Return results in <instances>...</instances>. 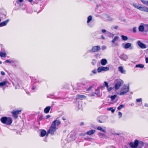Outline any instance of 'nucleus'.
Returning <instances> with one entry per match:
<instances>
[{
  "instance_id": "nucleus-47",
  "label": "nucleus",
  "mask_w": 148,
  "mask_h": 148,
  "mask_svg": "<svg viewBox=\"0 0 148 148\" xmlns=\"http://www.w3.org/2000/svg\"><path fill=\"white\" fill-rule=\"evenodd\" d=\"M107 90L108 91H110L111 90H112V88L111 87H108V88H107Z\"/></svg>"
},
{
  "instance_id": "nucleus-17",
  "label": "nucleus",
  "mask_w": 148,
  "mask_h": 148,
  "mask_svg": "<svg viewBox=\"0 0 148 148\" xmlns=\"http://www.w3.org/2000/svg\"><path fill=\"white\" fill-rule=\"evenodd\" d=\"M101 63L102 65L104 66L107 64V61L106 59H103L101 60Z\"/></svg>"
},
{
  "instance_id": "nucleus-27",
  "label": "nucleus",
  "mask_w": 148,
  "mask_h": 148,
  "mask_svg": "<svg viewBox=\"0 0 148 148\" xmlns=\"http://www.w3.org/2000/svg\"><path fill=\"white\" fill-rule=\"evenodd\" d=\"M92 17L90 15L87 18V23H89L90 21H92Z\"/></svg>"
},
{
  "instance_id": "nucleus-56",
  "label": "nucleus",
  "mask_w": 148,
  "mask_h": 148,
  "mask_svg": "<svg viewBox=\"0 0 148 148\" xmlns=\"http://www.w3.org/2000/svg\"><path fill=\"white\" fill-rule=\"evenodd\" d=\"M50 117V116L49 115H47L46 116V119H47L49 118Z\"/></svg>"
},
{
  "instance_id": "nucleus-39",
  "label": "nucleus",
  "mask_w": 148,
  "mask_h": 148,
  "mask_svg": "<svg viewBox=\"0 0 148 148\" xmlns=\"http://www.w3.org/2000/svg\"><path fill=\"white\" fill-rule=\"evenodd\" d=\"M96 62L97 60H96L93 59L92 60V64L93 65H94L96 63Z\"/></svg>"
},
{
  "instance_id": "nucleus-5",
  "label": "nucleus",
  "mask_w": 148,
  "mask_h": 148,
  "mask_svg": "<svg viewBox=\"0 0 148 148\" xmlns=\"http://www.w3.org/2000/svg\"><path fill=\"white\" fill-rule=\"evenodd\" d=\"M21 110H14L12 112L13 116L15 118L17 119L18 117V115L21 112Z\"/></svg>"
},
{
  "instance_id": "nucleus-45",
  "label": "nucleus",
  "mask_w": 148,
  "mask_h": 148,
  "mask_svg": "<svg viewBox=\"0 0 148 148\" xmlns=\"http://www.w3.org/2000/svg\"><path fill=\"white\" fill-rule=\"evenodd\" d=\"M142 101V99L141 98L137 99H136V101L137 102H140Z\"/></svg>"
},
{
  "instance_id": "nucleus-2",
  "label": "nucleus",
  "mask_w": 148,
  "mask_h": 148,
  "mask_svg": "<svg viewBox=\"0 0 148 148\" xmlns=\"http://www.w3.org/2000/svg\"><path fill=\"white\" fill-rule=\"evenodd\" d=\"M144 143L142 141L138 142L137 140H135L134 143H130V146L132 148H141L144 145Z\"/></svg>"
},
{
  "instance_id": "nucleus-18",
  "label": "nucleus",
  "mask_w": 148,
  "mask_h": 148,
  "mask_svg": "<svg viewBox=\"0 0 148 148\" xmlns=\"http://www.w3.org/2000/svg\"><path fill=\"white\" fill-rule=\"evenodd\" d=\"M51 106H48L44 110V112L45 113H47L49 112L50 110L51 109Z\"/></svg>"
},
{
  "instance_id": "nucleus-22",
  "label": "nucleus",
  "mask_w": 148,
  "mask_h": 148,
  "mask_svg": "<svg viewBox=\"0 0 148 148\" xmlns=\"http://www.w3.org/2000/svg\"><path fill=\"white\" fill-rule=\"evenodd\" d=\"M103 128L104 129H103V128L102 127H101L99 126L97 127V129L98 130H100V131H101L102 132H106V130L105 129L106 128V127H103Z\"/></svg>"
},
{
  "instance_id": "nucleus-52",
  "label": "nucleus",
  "mask_w": 148,
  "mask_h": 148,
  "mask_svg": "<svg viewBox=\"0 0 148 148\" xmlns=\"http://www.w3.org/2000/svg\"><path fill=\"white\" fill-rule=\"evenodd\" d=\"M34 83H36V82H39L36 79H35V80L34 81Z\"/></svg>"
},
{
  "instance_id": "nucleus-43",
  "label": "nucleus",
  "mask_w": 148,
  "mask_h": 148,
  "mask_svg": "<svg viewBox=\"0 0 148 148\" xmlns=\"http://www.w3.org/2000/svg\"><path fill=\"white\" fill-rule=\"evenodd\" d=\"M106 48H107L106 46H105V45L102 46L101 47V49L103 50L106 49Z\"/></svg>"
},
{
  "instance_id": "nucleus-14",
  "label": "nucleus",
  "mask_w": 148,
  "mask_h": 148,
  "mask_svg": "<svg viewBox=\"0 0 148 148\" xmlns=\"http://www.w3.org/2000/svg\"><path fill=\"white\" fill-rule=\"evenodd\" d=\"M47 133L46 131L44 130H42L41 131V132L40 134V136L41 137H43L45 135L47 136Z\"/></svg>"
},
{
  "instance_id": "nucleus-36",
  "label": "nucleus",
  "mask_w": 148,
  "mask_h": 148,
  "mask_svg": "<svg viewBox=\"0 0 148 148\" xmlns=\"http://www.w3.org/2000/svg\"><path fill=\"white\" fill-rule=\"evenodd\" d=\"M107 110H108L111 111L112 113H114L115 111V109H113V108H107Z\"/></svg>"
},
{
  "instance_id": "nucleus-55",
  "label": "nucleus",
  "mask_w": 148,
  "mask_h": 148,
  "mask_svg": "<svg viewBox=\"0 0 148 148\" xmlns=\"http://www.w3.org/2000/svg\"><path fill=\"white\" fill-rule=\"evenodd\" d=\"M36 88V87L35 86H33L32 87V90H34L35 89V88Z\"/></svg>"
},
{
  "instance_id": "nucleus-24",
  "label": "nucleus",
  "mask_w": 148,
  "mask_h": 148,
  "mask_svg": "<svg viewBox=\"0 0 148 148\" xmlns=\"http://www.w3.org/2000/svg\"><path fill=\"white\" fill-rule=\"evenodd\" d=\"M119 38V37L118 36H115L114 38L112 40L111 42L113 44L115 43L116 40H118Z\"/></svg>"
},
{
  "instance_id": "nucleus-33",
  "label": "nucleus",
  "mask_w": 148,
  "mask_h": 148,
  "mask_svg": "<svg viewBox=\"0 0 148 148\" xmlns=\"http://www.w3.org/2000/svg\"><path fill=\"white\" fill-rule=\"evenodd\" d=\"M7 83L6 81H3L0 83V86H3L5 85Z\"/></svg>"
},
{
  "instance_id": "nucleus-64",
  "label": "nucleus",
  "mask_w": 148,
  "mask_h": 148,
  "mask_svg": "<svg viewBox=\"0 0 148 148\" xmlns=\"http://www.w3.org/2000/svg\"><path fill=\"white\" fill-rule=\"evenodd\" d=\"M99 123H102V122L100 120H99Z\"/></svg>"
},
{
  "instance_id": "nucleus-7",
  "label": "nucleus",
  "mask_w": 148,
  "mask_h": 148,
  "mask_svg": "<svg viewBox=\"0 0 148 148\" xmlns=\"http://www.w3.org/2000/svg\"><path fill=\"white\" fill-rule=\"evenodd\" d=\"M138 45L142 49H145L146 48V45L143 43L141 42L140 41L137 42Z\"/></svg>"
},
{
  "instance_id": "nucleus-13",
  "label": "nucleus",
  "mask_w": 148,
  "mask_h": 148,
  "mask_svg": "<svg viewBox=\"0 0 148 148\" xmlns=\"http://www.w3.org/2000/svg\"><path fill=\"white\" fill-rule=\"evenodd\" d=\"M120 58L121 59L126 61L128 59V56L126 55L123 54L121 55Z\"/></svg>"
},
{
  "instance_id": "nucleus-28",
  "label": "nucleus",
  "mask_w": 148,
  "mask_h": 148,
  "mask_svg": "<svg viewBox=\"0 0 148 148\" xmlns=\"http://www.w3.org/2000/svg\"><path fill=\"white\" fill-rule=\"evenodd\" d=\"M141 2L147 6H148V0H141Z\"/></svg>"
},
{
  "instance_id": "nucleus-31",
  "label": "nucleus",
  "mask_w": 148,
  "mask_h": 148,
  "mask_svg": "<svg viewBox=\"0 0 148 148\" xmlns=\"http://www.w3.org/2000/svg\"><path fill=\"white\" fill-rule=\"evenodd\" d=\"M95 94L97 95L98 97H99L100 96V92L99 89L96 90L95 92Z\"/></svg>"
},
{
  "instance_id": "nucleus-8",
  "label": "nucleus",
  "mask_w": 148,
  "mask_h": 148,
  "mask_svg": "<svg viewBox=\"0 0 148 148\" xmlns=\"http://www.w3.org/2000/svg\"><path fill=\"white\" fill-rule=\"evenodd\" d=\"M100 49V47L98 46H95L92 48L91 50L89 51H92L93 52H95L99 50Z\"/></svg>"
},
{
  "instance_id": "nucleus-59",
  "label": "nucleus",
  "mask_w": 148,
  "mask_h": 148,
  "mask_svg": "<svg viewBox=\"0 0 148 148\" xmlns=\"http://www.w3.org/2000/svg\"><path fill=\"white\" fill-rule=\"evenodd\" d=\"M145 107H148V103H145Z\"/></svg>"
},
{
  "instance_id": "nucleus-41",
  "label": "nucleus",
  "mask_w": 148,
  "mask_h": 148,
  "mask_svg": "<svg viewBox=\"0 0 148 148\" xmlns=\"http://www.w3.org/2000/svg\"><path fill=\"white\" fill-rule=\"evenodd\" d=\"M104 83L105 86L107 88H108V83L106 82H104Z\"/></svg>"
},
{
  "instance_id": "nucleus-54",
  "label": "nucleus",
  "mask_w": 148,
  "mask_h": 148,
  "mask_svg": "<svg viewBox=\"0 0 148 148\" xmlns=\"http://www.w3.org/2000/svg\"><path fill=\"white\" fill-rule=\"evenodd\" d=\"M101 38L103 40H104L105 39V38L103 35H102L101 36Z\"/></svg>"
},
{
  "instance_id": "nucleus-42",
  "label": "nucleus",
  "mask_w": 148,
  "mask_h": 148,
  "mask_svg": "<svg viewBox=\"0 0 148 148\" xmlns=\"http://www.w3.org/2000/svg\"><path fill=\"white\" fill-rule=\"evenodd\" d=\"M92 72L93 74H96L97 73V70L96 69H95L92 70Z\"/></svg>"
},
{
  "instance_id": "nucleus-11",
  "label": "nucleus",
  "mask_w": 148,
  "mask_h": 148,
  "mask_svg": "<svg viewBox=\"0 0 148 148\" xmlns=\"http://www.w3.org/2000/svg\"><path fill=\"white\" fill-rule=\"evenodd\" d=\"M139 10L141 11L148 12V8H147L145 6H140Z\"/></svg>"
},
{
  "instance_id": "nucleus-62",
  "label": "nucleus",
  "mask_w": 148,
  "mask_h": 148,
  "mask_svg": "<svg viewBox=\"0 0 148 148\" xmlns=\"http://www.w3.org/2000/svg\"><path fill=\"white\" fill-rule=\"evenodd\" d=\"M28 1L30 2H32L33 1L32 0H28Z\"/></svg>"
},
{
  "instance_id": "nucleus-61",
  "label": "nucleus",
  "mask_w": 148,
  "mask_h": 148,
  "mask_svg": "<svg viewBox=\"0 0 148 148\" xmlns=\"http://www.w3.org/2000/svg\"><path fill=\"white\" fill-rule=\"evenodd\" d=\"M118 26H116L114 27V28L115 29H117L118 28Z\"/></svg>"
},
{
  "instance_id": "nucleus-46",
  "label": "nucleus",
  "mask_w": 148,
  "mask_h": 148,
  "mask_svg": "<svg viewBox=\"0 0 148 148\" xmlns=\"http://www.w3.org/2000/svg\"><path fill=\"white\" fill-rule=\"evenodd\" d=\"M99 135L100 137L101 136V137H102V136H104V134L100 132L99 133Z\"/></svg>"
},
{
  "instance_id": "nucleus-60",
  "label": "nucleus",
  "mask_w": 148,
  "mask_h": 148,
  "mask_svg": "<svg viewBox=\"0 0 148 148\" xmlns=\"http://www.w3.org/2000/svg\"><path fill=\"white\" fill-rule=\"evenodd\" d=\"M84 124V122H81L80 123V125H83Z\"/></svg>"
},
{
  "instance_id": "nucleus-3",
  "label": "nucleus",
  "mask_w": 148,
  "mask_h": 148,
  "mask_svg": "<svg viewBox=\"0 0 148 148\" xmlns=\"http://www.w3.org/2000/svg\"><path fill=\"white\" fill-rule=\"evenodd\" d=\"M0 120L2 123L8 125H11L12 122V119L10 117H3Z\"/></svg>"
},
{
  "instance_id": "nucleus-25",
  "label": "nucleus",
  "mask_w": 148,
  "mask_h": 148,
  "mask_svg": "<svg viewBox=\"0 0 148 148\" xmlns=\"http://www.w3.org/2000/svg\"><path fill=\"white\" fill-rule=\"evenodd\" d=\"M0 56L1 57H5L6 56V52H0Z\"/></svg>"
},
{
  "instance_id": "nucleus-30",
  "label": "nucleus",
  "mask_w": 148,
  "mask_h": 148,
  "mask_svg": "<svg viewBox=\"0 0 148 148\" xmlns=\"http://www.w3.org/2000/svg\"><path fill=\"white\" fill-rule=\"evenodd\" d=\"M136 68L139 67L140 68H143L144 67V65L143 64H138L136 65Z\"/></svg>"
},
{
  "instance_id": "nucleus-48",
  "label": "nucleus",
  "mask_w": 148,
  "mask_h": 148,
  "mask_svg": "<svg viewBox=\"0 0 148 148\" xmlns=\"http://www.w3.org/2000/svg\"><path fill=\"white\" fill-rule=\"evenodd\" d=\"M118 115L119 116V118H120L122 116V113L121 112H119Z\"/></svg>"
},
{
  "instance_id": "nucleus-20",
  "label": "nucleus",
  "mask_w": 148,
  "mask_h": 148,
  "mask_svg": "<svg viewBox=\"0 0 148 148\" xmlns=\"http://www.w3.org/2000/svg\"><path fill=\"white\" fill-rule=\"evenodd\" d=\"M106 34L109 37L113 38L114 36V34L108 32H107Z\"/></svg>"
},
{
  "instance_id": "nucleus-32",
  "label": "nucleus",
  "mask_w": 148,
  "mask_h": 148,
  "mask_svg": "<svg viewBox=\"0 0 148 148\" xmlns=\"http://www.w3.org/2000/svg\"><path fill=\"white\" fill-rule=\"evenodd\" d=\"M127 92H128L122 90V91L120 92L119 95H123Z\"/></svg>"
},
{
  "instance_id": "nucleus-6",
  "label": "nucleus",
  "mask_w": 148,
  "mask_h": 148,
  "mask_svg": "<svg viewBox=\"0 0 148 148\" xmlns=\"http://www.w3.org/2000/svg\"><path fill=\"white\" fill-rule=\"evenodd\" d=\"M109 70V68L108 67L101 66L98 68L97 72L100 73L102 71H107Z\"/></svg>"
},
{
  "instance_id": "nucleus-16",
  "label": "nucleus",
  "mask_w": 148,
  "mask_h": 148,
  "mask_svg": "<svg viewBox=\"0 0 148 148\" xmlns=\"http://www.w3.org/2000/svg\"><path fill=\"white\" fill-rule=\"evenodd\" d=\"M9 21V19H8L1 23H0V26L2 27L6 25Z\"/></svg>"
},
{
  "instance_id": "nucleus-12",
  "label": "nucleus",
  "mask_w": 148,
  "mask_h": 148,
  "mask_svg": "<svg viewBox=\"0 0 148 148\" xmlns=\"http://www.w3.org/2000/svg\"><path fill=\"white\" fill-rule=\"evenodd\" d=\"M129 88V86H127L126 85H124L122 88L121 90L128 92Z\"/></svg>"
},
{
  "instance_id": "nucleus-9",
  "label": "nucleus",
  "mask_w": 148,
  "mask_h": 148,
  "mask_svg": "<svg viewBox=\"0 0 148 148\" xmlns=\"http://www.w3.org/2000/svg\"><path fill=\"white\" fill-rule=\"evenodd\" d=\"M133 7L139 10L140 7V5L138 3H134L131 4Z\"/></svg>"
},
{
  "instance_id": "nucleus-38",
  "label": "nucleus",
  "mask_w": 148,
  "mask_h": 148,
  "mask_svg": "<svg viewBox=\"0 0 148 148\" xmlns=\"http://www.w3.org/2000/svg\"><path fill=\"white\" fill-rule=\"evenodd\" d=\"M145 31L146 32L148 31V25H145Z\"/></svg>"
},
{
  "instance_id": "nucleus-23",
  "label": "nucleus",
  "mask_w": 148,
  "mask_h": 148,
  "mask_svg": "<svg viewBox=\"0 0 148 148\" xmlns=\"http://www.w3.org/2000/svg\"><path fill=\"white\" fill-rule=\"evenodd\" d=\"M77 96L78 98L80 99L81 100H82L83 99H85L86 97V96L83 95H77Z\"/></svg>"
},
{
  "instance_id": "nucleus-34",
  "label": "nucleus",
  "mask_w": 148,
  "mask_h": 148,
  "mask_svg": "<svg viewBox=\"0 0 148 148\" xmlns=\"http://www.w3.org/2000/svg\"><path fill=\"white\" fill-rule=\"evenodd\" d=\"M113 20V19L111 17H110V16L108 15L106 21H112Z\"/></svg>"
},
{
  "instance_id": "nucleus-35",
  "label": "nucleus",
  "mask_w": 148,
  "mask_h": 148,
  "mask_svg": "<svg viewBox=\"0 0 148 148\" xmlns=\"http://www.w3.org/2000/svg\"><path fill=\"white\" fill-rule=\"evenodd\" d=\"M116 97L117 95H114L111 96L110 97L111 101H113L114 100Z\"/></svg>"
},
{
  "instance_id": "nucleus-44",
  "label": "nucleus",
  "mask_w": 148,
  "mask_h": 148,
  "mask_svg": "<svg viewBox=\"0 0 148 148\" xmlns=\"http://www.w3.org/2000/svg\"><path fill=\"white\" fill-rule=\"evenodd\" d=\"M137 28L136 27H134L133 28V32L134 33H135L136 32Z\"/></svg>"
},
{
  "instance_id": "nucleus-49",
  "label": "nucleus",
  "mask_w": 148,
  "mask_h": 148,
  "mask_svg": "<svg viewBox=\"0 0 148 148\" xmlns=\"http://www.w3.org/2000/svg\"><path fill=\"white\" fill-rule=\"evenodd\" d=\"M92 86H90L88 89H87L86 90L87 91H89L92 88Z\"/></svg>"
},
{
  "instance_id": "nucleus-19",
  "label": "nucleus",
  "mask_w": 148,
  "mask_h": 148,
  "mask_svg": "<svg viewBox=\"0 0 148 148\" xmlns=\"http://www.w3.org/2000/svg\"><path fill=\"white\" fill-rule=\"evenodd\" d=\"M108 15L106 14H103L101 15H100L99 16L101 18L104 19L105 21H106V20L107 19V18Z\"/></svg>"
},
{
  "instance_id": "nucleus-4",
  "label": "nucleus",
  "mask_w": 148,
  "mask_h": 148,
  "mask_svg": "<svg viewBox=\"0 0 148 148\" xmlns=\"http://www.w3.org/2000/svg\"><path fill=\"white\" fill-rule=\"evenodd\" d=\"M115 83L114 88L115 90H118L120 87L121 85L123 84L124 82L121 79H116L114 81Z\"/></svg>"
},
{
  "instance_id": "nucleus-57",
  "label": "nucleus",
  "mask_w": 148,
  "mask_h": 148,
  "mask_svg": "<svg viewBox=\"0 0 148 148\" xmlns=\"http://www.w3.org/2000/svg\"><path fill=\"white\" fill-rule=\"evenodd\" d=\"M95 94V93H92V94L90 95V96H94Z\"/></svg>"
},
{
  "instance_id": "nucleus-50",
  "label": "nucleus",
  "mask_w": 148,
  "mask_h": 148,
  "mask_svg": "<svg viewBox=\"0 0 148 148\" xmlns=\"http://www.w3.org/2000/svg\"><path fill=\"white\" fill-rule=\"evenodd\" d=\"M107 31L105 29H103L102 30V32L103 33H106V32Z\"/></svg>"
},
{
  "instance_id": "nucleus-63",
  "label": "nucleus",
  "mask_w": 148,
  "mask_h": 148,
  "mask_svg": "<svg viewBox=\"0 0 148 148\" xmlns=\"http://www.w3.org/2000/svg\"><path fill=\"white\" fill-rule=\"evenodd\" d=\"M18 1L20 2H22L23 1V0H18Z\"/></svg>"
},
{
  "instance_id": "nucleus-37",
  "label": "nucleus",
  "mask_w": 148,
  "mask_h": 148,
  "mask_svg": "<svg viewBox=\"0 0 148 148\" xmlns=\"http://www.w3.org/2000/svg\"><path fill=\"white\" fill-rule=\"evenodd\" d=\"M124 107V106L123 105H121L117 108L118 110H120L121 109L123 108Z\"/></svg>"
},
{
  "instance_id": "nucleus-26",
  "label": "nucleus",
  "mask_w": 148,
  "mask_h": 148,
  "mask_svg": "<svg viewBox=\"0 0 148 148\" xmlns=\"http://www.w3.org/2000/svg\"><path fill=\"white\" fill-rule=\"evenodd\" d=\"M95 131V130H91L87 132V134L89 135L92 134L94 133Z\"/></svg>"
},
{
  "instance_id": "nucleus-1",
  "label": "nucleus",
  "mask_w": 148,
  "mask_h": 148,
  "mask_svg": "<svg viewBox=\"0 0 148 148\" xmlns=\"http://www.w3.org/2000/svg\"><path fill=\"white\" fill-rule=\"evenodd\" d=\"M61 124V121L57 119L54 121L52 123L49 129L47 132V136L48 134H50L52 135L54 134V132L58 129L57 127Z\"/></svg>"
},
{
  "instance_id": "nucleus-15",
  "label": "nucleus",
  "mask_w": 148,
  "mask_h": 148,
  "mask_svg": "<svg viewBox=\"0 0 148 148\" xmlns=\"http://www.w3.org/2000/svg\"><path fill=\"white\" fill-rule=\"evenodd\" d=\"M119 71L123 74H125L126 71L124 70L122 66H119L118 67Z\"/></svg>"
},
{
  "instance_id": "nucleus-53",
  "label": "nucleus",
  "mask_w": 148,
  "mask_h": 148,
  "mask_svg": "<svg viewBox=\"0 0 148 148\" xmlns=\"http://www.w3.org/2000/svg\"><path fill=\"white\" fill-rule=\"evenodd\" d=\"M145 61L146 63H148V58H145Z\"/></svg>"
},
{
  "instance_id": "nucleus-40",
  "label": "nucleus",
  "mask_w": 148,
  "mask_h": 148,
  "mask_svg": "<svg viewBox=\"0 0 148 148\" xmlns=\"http://www.w3.org/2000/svg\"><path fill=\"white\" fill-rule=\"evenodd\" d=\"M12 62V61H11L9 60H7L4 63H11Z\"/></svg>"
},
{
  "instance_id": "nucleus-29",
  "label": "nucleus",
  "mask_w": 148,
  "mask_h": 148,
  "mask_svg": "<svg viewBox=\"0 0 148 148\" xmlns=\"http://www.w3.org/2000/svg\"><path fill=\"white\" fill-rule=\"evenodd\" d=\"M121 37L122 40L124 41H126L128 39V38L127 36L124 35H122Z\"/></svg>"
},
{
  "instance_id": "nucleus-10",
  "label": "nucleus",
  "mask_w": 148,
  "mask_h": 148,
  "mask_svg": "<svg viewBox=\"0 0 148 148\" xmlns=\"http://www.w3.org/2000/svg\"><path fill=\"white\" fill-rule=\"evenodd\" d=\"M132 46V44L130 43H126L124 46H123V47L125 49H127L129 48H130V49H132V47H131Z\"/></svg>"
},
{
  "instance_id": "nucleus-21",
  "label": "nucleus",
  "mask_w": 148,
  "mask_h": 148,
  "mask_svg": "<svg viewBox=\"0 0 148 148\" xmlns=\"http://www.w3.org/2000/svg\"><path fill=\"white\" fill-rule=\"evenodd\" d=\"M138 30L140 32H143L145 31V26L140 25L138 27Z\"/></svg>"
},
{
  "instance_id": "nucleus-58",
  "label": "nucleus",
  "mask_w": 148,
  "mask_h": 148,
  "mask_svg": "<svg viewBox=\"0 0 148 148\" xmlns=\"http://www.w3.org/2000/svg\"><path fill=\"white\" fill-rule=\"evenodd\" d=\"M42 116H41L39 118V119L40 120H41L42 119Z\"/></svg>"
},
{
  "instance_id": "nucleus-51",
  "label": "nucleus",
  "mask_w": 148,
  "mask_h": 148,
  "mask_svg": "<svg viewBox=\"0 0 148 148\" xmlns=\"http://www.w3.org/2000/svg\"><path fill=\"white\" fill-rule=\"evenodd\" d=\"M1 73L2 75H5V73L4 71H1Z\"/></svg>"
}]
</instances>
